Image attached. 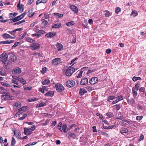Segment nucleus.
I'll list each match as a JSON object with an SVG mask.
<instances>
[{"instance_id": "nucleus-1", "label": "nucleus", "mask_w": 146, "mask_h": 146, "mask_svg": "<svg viewBox=\"0 0 146 146\" xmlns=\"http://www.w3.org/2000/svg\"><path fill=\"white\" fill-rule=\"evenodd\" d=\"M75 71L74 68L72 67H69L66 71V75L67 76H71Z\"/></svg>"}, {"instance_id": "nucleus-2", "label": "nucleus", "mask_w": 146, "mask_h": 146, "mask_svg": "<svg viewBox=\"0 0 146 146\" xmlns=\"http://www.w3.org/2000/svg\"><path fill=\"white\" fill-rule=\"evenodd\" d=\"M25 14L23 13L19 16H17L14 18L9 19V20L11 21V23L19 21L24 18Z\"/></svg>"}, {"instance_id": "nucleus-3", "label": "nucleus", "mask_w": 146, "mask_h": 146, "mask_svg": "<svg viewBox=\"0 0 146 146\" xmlns=\"http://www.w3.org/2000/svg\"><path fill=\"white\" fill-rule=\"evenodd\" d=\"M55 86L56 90L59 92H61L63 91L64 90V88L63 85L60 84H56Z\"/></svg>"}, {"instance_id": "nucleus-4", "label": "nucleus", "mask_w": 146, "mask_h": 146, "mask_svg": "<svg viewBox=\"0 0 146 146\" xmlns=\"http://www.w3.org/2000/svg\"><path fill=\"white\" fill-rule=\"evenodd\" d=\"M75 84V82L72 80L67 81L66 82V85L69 88H71L74 86Z\"/></svg>"}, {"instance_id": "nucleus-5", "label": "nucleus", "mask_w": 146, "mask_h": 146, "mask_svg": "<svg viewBox=\"0 0 146 146\" xmlns=\"http://www.w3.org/2000/svg\"><path fill=\"white\" fill-rule=\"evenodd\" d=\"M4 68L6 69H9L10 68L11 62L9 60H5L2 62Z\"/></svg>"}, {"instance_id": "nucleus-6", "label": "nucleus", "mask_w": 146, "mask_h": 146, "mask_svg": "<svg viewBox=\"0 0 146 146\" xmlns=\"http://www.w3.org/2000/svg\"><path fill=\"white\" fill-rule=\"evenodd\" d=\"M8 58V55L6 54L3 53L1 55L0 57V60L2 62L5 61V60H7Z\"/></svg>"}, {"instance_id": "nucleus-7", "label": "nucleus", "mask_w": 146, "mask_h": 146, "mask_svg": "<svg viewBox=\"0 0 146 146\" xmlns=\"http://www.w3.org/2000/svg\"><path fill=\"white\" fill-rule=\"evenodd\" d=\"M10 94L8 93H7L4 95L1 96V98L3 100H9Z\"/></svg>"}, {"instance_id": "nucleus-8", "label": "nucleus", "mask_w": 146, "mask_h": 146, "mask_svg": "<svg viewBox=\"0 0 146 146\" xmlns=\"http://www.w3.org/2000/svg\"><path fill=\"white\" fill-rule=\"evenodd\" d=\"M60 62V60L59 58H55L52 61V64L54 65H57Z\"/></svg>"}, {"instance_id": "nucleus-9", "label": "nucleus", "mask_w": 146, "mask_h": 146, "mask_svg": "<svg viewBox=\"0 0 146 146\" xmlns=\"http://www.w3.org/2000/svg\"><path fill=\"white\" fill-rule=\"evenodd\" d=\"M40 46V44L37 43H33L32 45L31 46V48L33 50H35L39 48Z\"/></svg>"}, {"instance_id": "nucleus-10", "label": "nucleus", "mask_w": 146, "mask_h": 146, "mask_svg": "<svg viewBox=\"0 0 146 146\" xmlns=\"http://www.w3.org/2000/svg\"><path fill=\"white\" fill-rule=\"evenodd\" d=\"M21 104L19 101H17L16 102H15L13 106V108L15 109H17L18 108L21 107Z\"/></svg>"}, {"instance_id": "nucleus-11", "label": "nucleus", "mask_w": 146, "mask_h": 146, "mask_svg": "<svg viewBox=\"0 0 146 146\" xmlns=\"http://www.w3.org/2000/svg\"><path fill=\"white\" fill-rule=\"evenodd\" d=\"M98 79L97 77H93L89 80L90 83L91 84H94L98 82Z\"/></svg>"}, {"instance_id": "nucleus-12", "label": "nucleus", "mask_w": 146, "mask_h": 146, "mask_svg": "<svg viewBox=\"0 0 146 146\" xmlns=\"http://www.w3.org/2000/svg\"><path fill=\"white\" fill-rule=\"evenodd\" d=\"M56 34V32H49L46 35L47 37L50 38L54 36Z\"/></svg>"}, {"instance_id": "nucleus-13", "label": "nucleus", "mask_w": 146, "mask_h": 146, "mask_svg": "<svg viewBox=\"0 0 146 146\" xmlns=\"http://www.w3.org/2000/svg\"><path fill=\"white\" fill-rule=\"evenodd\" d=\"M88 82V80L86 78H82L80 83V84L82 85H84L87 84Z\"/></svg>"}, {"instance_id": "nucleus-14", "label": "nucleus", "mask_w": 146, "mask_h": 146, "mask_svg": "<svg viewBox=\"0 0 146 146\" xmlns=\"http://www.w3.org/2000/svg\"><path fill=\"white\" fill-rule=\"evenodd\" d=\"M12 73L14 74H18L21 72V68H17L14 69L12 72Z\"/></svg>"}, {"instance_id": "nucleus-15", "label": "nucleus", "mask_w": 146, "mask_h": 146, "mask_svg": "<svg viewBox=\"0 0 146 146\" xmlns=\"http://www.w3.org/2000/svg\"><path fill=\"white\" fill-rule=\"evenodd\" d=\"M32 131L29 130V128L25 127L24 128V134L26 135H28L32 133Z\"/></svg>"}, {"instance_id": "nucleus-16", "label": "nucleus", "mask_w": 146, "mask_h": 146, "mask_svg": "<svg viewBox=\"0 0 146 146\" xmlns=\"http://www.w3.org/2000/svg\"><path fill=\"white\" fill-rule=\"evenodd\" d=\"M70 8L75 13H77L78 12V9L76 6L74 5H71L70 7Z\"/></svg>"}, {"instance_id": "nucleus-17", "label": "nucleus", "mask_w": 146, "mask_h": 146, "mask_svg": "<svg viewBox=\"0 0 146 146\" xmlns=\"http://www.w3.org/2000/svg\"><path fill=\"white\" fill-rule=\"evenodd\" d=\"M41 21L42 22V23L41 24V26L42 27L45 28L46 27L48 24V22L44 19L42 20Z\"/></svg>"}, {"instance_id": "nucleus-18", "label": "nucleus", "mask_w": 146, "mask_h": 146, "mask_svg": "<svg viewBox=\"0 0 146 146\" xmlns=\"http://www.w3.org/2000/svg\"><path fill=\"white\" fill-rule=\"evenodd\" d=\"M2 37L5 39L13 38V36L6 33L3 34L2 35Z\"/></svg>"}, {"instance_id": "nucleus-19", "label": "nucleus", "mask_w": 146, "mask_h": 146, "mask_svg": "<svg viewBox=\"0 0 146 146\" xmlns=\"http://www.w3.org/2000/svg\"><path fill=\"white\" fill-rule=\"evenodd\" d=\"M9 59L11 61L14 62L16 60V57L15 55L11 54L9 57Z\"/></svg>"}, {"instance_id": "nucleus-20", "label": "nucleus", "mask_w": 146, "mask_h": 146, "mask_svg": "<svg viewBox=\"0 0 146 146\" xmlns=\"http://www.w3.org/2000/svg\"><path fill=\"white\" fill-rule=\"evenodd\" d=\"M76 137V135L74 133H70L68 134V138L69 139L72 138L74 139Z\"/></svg>"}, {"instance_id": "nucleus-21", "label": "nucleus", "mask_w": 146, "mask_h": 146, "mask_svg": "<svg viewBox=\"0 0 146 146\" xmlns=\"http://www.w3.org/2000/svg\"><path fill=\"white\" fill-rule=\"evenodd\" d=\"M56 46L58 48V51L61 50H62L63 48L62 44L59 43H57V44H56Z\"/></svg>"}, {"instance_id": "nucleus-22", "label": "nucleus", "mask_w": 146, "mask_h": 146, "mask_svg": "<svg viewBox=\"0 0 146 146\" xmlns=\"http://www.w3.org/2000/svg\"><path fill=\"white\" fill-rule=\"evenodd\" d=\"M13 42L14 40H7L6 41H0V44H10Z\"/></svg>"}, {"instance_id": "nucleus-23", "label": "nucleus", "mask_w": 146, "mask_h": 146, "mask_svg": "<svg viewBox=\"0 0 146 146\" xmlns=\"http://www.w3.org/2000/svg\"><path fill=\"white\" fill-rule=\"evenodd\" d=\"M128 131L127 129L126 128H123L120 130V132L121 134L126 133L128 132Z\"/></svg>"}, {"instance_id": "nucleus-24", "label": "nucleus", "mask_w": 146, "mask_h": 146, "mask_svg": "<svg viewBox=\"0 0 146 146\" xmlns=\"http://www.w3.org/2000/svg\"><path fill=\"white\" fill-rule=\"evenodd\" d=\"M54 92L53 91H50L48 92L45 94V96H47L52 97L53 96Z\"/></svg>"}, {"instance_id": "nucleus-25", "label": "nucleus", "mask_w": 146, "mask_h": 146, "mask_svg": "<svg viewBox=\"0 0 146 146\" xmlns=\"http://www.w3.org/2000/svg\"><path fill=\"white\" fill-rule=\"evenodd\" d=\"M87 92V91L84 88H81L79 91V94L81 95H83L84 94Z\"/></svg>"}, {"instance_id": "nucleus-26", "label": "nucleus", "mask_w": 146, "mask_h": 146, "mask_svg": "<svg viewBox=\"0 0 146 146\" xmlns=\"http://www.w3.org/2000/svg\"><path fill=\"white\" fill-rule=\"evenodd\" d=\"M15 135L19 139L21 138V134L20 132L17 131L16 132L15 131H13Z\"/></svg>"}, {"instance_id": "nucleus-27", "label": "nucleus", "mask_w": 146, "mask_h": 146, "mask_svg": "<svg viewBox=\"0 0 146 146\" xmlns=\"http://www.w3.org/2000/svg\"><path fill=\"white\" fill-rule=\"evenodd\" d=\"M67 126L65 124L63 125L62 126V130L64 133H66L69 129H67Z\"/></svg>"}, {"instance_id": "nucleus-28", "label": "nucleus", "mask_w": 146, "mask_h": 146, "mask_svg": "<svg viewBox=\"0 0 146 146\" xmlns=\"http://www.w3.org/2000/svg\"><path fill=\"white\" fill-rule=\"evenodd\" d=\"M20 1H19V3L17 5V7L18 8H19L20 9V11H21V12H22L23 11V5H20Z\"/></svg>"}, {"instance_id": "nucleus-29", "label": "nucleus", "mask_w": 146, "mask_h": 146, "mask_svg": "<svg viewBox=\"0 0 146 146\" xmlns=\"http://www.w3.org/2000/svg\"><path fill=\"white\" fill-rule=\"evenodd\" d=\"M33 11V9H31L29 10V11H28V16L29 17H31L33 16L34 13H33L32 14H31V13H32Z\"/></svg>"}, {"instance_id": "nucleus-30", "label": "nucleus", "mask_w": 146, "mask_h": 146, "mask_svg": "<svg viewBox=\"0 0 146 146\" xmlns=\"http://www.w3.org/2000/svg\"><path fill=\"white\" fill-rule=\"evenodd\" d=\"M61 26V24L60 23H58L55 24L53 26H52V28H59Z\"/></svg>"}, {"instance_id": "nucleus-31", "label": "nucleus", "mask_w": 146, "mask_h": 146, "mask_svg": "<svg viewBox=\"0 0 146 146\" xmlns=\"http://www.w3.org/2000/svg\"><path fill=\"white\" fill-rule=\"evenodd\" d=\"M18 81H19L23 85H24L26 83L25 80H24L22 78H19L18 79Z\"/></svg>"}, {"instance_id": "nucleus-32", "label": "nucleus", "mask_w": 146, "mask_h": 146, "mask_svg": "<svg viewBox=\"0 0 146 146\" xmlns=\"http://www.w3.org/2000/svg\"><path fill=\"white\" fill-rule=\"evenodd\" d=\"M75 24L74 21H72L68 22L66 24V25L68 27H71Z\"/></svg>"}, {"instance_id": "nucleus-33", "label": "nucleus", "mask_w": 146, "mask_h": 146, "mask_svg": "<svg viewBox=\"0 0 146 146\" xmlns=\"http://www.w3.org/2000/svg\"><path fill=\"white\" fill-rule=\"evenodd\" d=\"M138 13L136 10H134L132 11L131 14L130 15L131 16L135 17L137 15Z\"/></svg>"}, {"instance_id": "nucleus-34", "label": "nucleus", "mask_w": 146, "mask_h": 146, "mask_svg": "<svg viewBox=\"0 0 146 146\" xmlns=\"http://www.w3.org/2000/svg\"><path fill=\"white\" fill-rule=\"evenodd\" d=\"M50 83V81L48 79H46L42 82V84L43 85H48Z\"/></svg>"}, {"instance_id": "nucleus-35", "label": "nucleus", "mask_w": 146, "mask_h": 146, "mask_svg": "<svg viewBox=\"0 0 146 146\" xmlns=\"http://www.w3.org/2000/svg\"><path fill=\"white\" fill-rule=\"evenodd\" d=\"M27 109V107L23 106L18 110V111L20 112L22 111V112H23L25 111Z\"/></svg>"}, {"instance_id": "nucleus-36", "label": "nucleus", "mask_w": 146, "mask_h": 146, "mask_svg": "<svg viewBox=\"0 0 146 146\" xmlns=\"http://www.w3.org/2000/svg\"><path fill=\"white\" fill-rule=\"evenodd\" d=\"M46 105V104L43 102L39 104H38L36 106V108L41 107L44 106Z\"/></svg>"}, {"instance_id": "nucleus-37", "label": "nucleus", "mask_w": 146, "mask_h": 146, "mask_svg": "<svg viewBox=\"0 0 146 146\" xmlns=\"http://www.w3.org/2000/svg\"><path fill=\"white\" fill-rule=\"evenodd\" d=\"M5 74V70L3 68H0V75L2 76H4Z\"/></svg>"}, {"instance_id": "nucleus-38", "label": "nucleus", "mask_w": 146, "mask_h": 146, "mask_svg": "<svg viewBox=\"0 0 146 146\" xmlns=\"http://www.w3.org/2000/svg\"><path fill=\"white\" fill-rule=\"evenodd\" d=\"M104 14L106 17H108L110 16L111 15V14L110 13V12L107 10H106L104 11Z\"/></svg>"}, {"instance_id": "nucleus-39", "label": "nucleus", "mask_w": 146, "mask_h": 146, "mask_svg": "<svg viewBox=\"0 0 146 146\" xmlns=\"http://www.w3.org/2000/svg\"><path fill=\"white\" fill-rule=\"evenodd\" d=\"M140 86V84L139 83H137L136 85H135V86H134L132 90H136L137 91L138 90V88Z\"/></svg>"}, {"instance_id": "nucleus-40", "label": "nucleus", "mask_w": 146, "mask_h": 146, "mask_svg": "<svg viewBox=\"0 0 146 146\" xmlns=\"http://www.w3.org/2000/svg\"><path fill=\"white\" fill-rule=\"evenodd\" d=\"M106 115L110 118L114 116L113 113L111 112L107 113L106 114Z\"/></svg>"}, {"instance_id": "nucleus-41", "label": "nucleus", "mask_w": 146, "mask_h": 146, "mask_svg": "<svg viewBox=\"0 0 146 146\" xmlns=\"http://www.w3.org/2000/svg\"><path fill=\"white\" fill-rule=\"evenodd\" d=\"M86 88L88 91H91L94 89V88L91 86H88L86 87Z\"/></svg>"}, {"instance_id": "nucleus-42", "label": "nucleus", "mask_w": 146, "mask_h": 146, "mask_svg": "<svg viewBox=\"0 0 146 146\" xmlns=\"http://www.w3.org/2000/svg\"><path fill=\"white\" fill-rule=\"evenodd\" d=\"M7 32L13 35V38H15L16 37V35H15V33L14 30L11 31H8Z\"/></svg>"}, {"instance_id": "nucleus-43", "label": "nucleus", "mask_w": 146, "mask_h": 146, "mask_svg": "<svg viewBox=\"0 0 146 146\" xmlns=\"http://www.w3.org/2000/svg\"><path fill=\"white\" fill-rule=\"evenodd\" d=\"M125 118V117H123V116H120L116 117L115 118V119H119L120 120H121L122 121H123L124 119Z\"/></svg>"}, {"instance_id": "nucleus-44", "label": "nucleus", "mask_w": 146, "mask_h": 146, "mask_svg": "<svg viewBox=\"0 0 146 146\" xmlns=\"http://www.w3.org/2000/svg\"><path fill=\"white\" fill-rule=\"evenodd\" d=\"M16 143L15 139L13 137H12V140L11 142V145L12 146H14Z\"/></svg>"}, {"instance_id": "nucleus-45", "label": "nucleus", "mask_w": 146, "mask_h": 146, "mask_svg": "<svg viewBox=\"0 0 146 146\" xmlns=\"http://www.w3.org/2000/svg\"><path fill=\"white\" fill-rule=\"evenodd\" d=\"M54 15L56 16L59 18H61L63 16V15L62 14H60L59 13H54Z\"/></svg>"}, {"instance_id": "nucleus-46", "label": "nucleus", "mask_w": 146, "mask_h": 146, "mask_svg": "<svg viewBox=\"0 0 146 146\" xmlns=\"http://www.w3.org/2000/svg\"><path fill=\"white\" fill-rule=\"evenodd\" d=\"M1 84L3 86L6 87H10L11 86L10 84L5 82H1Z\"/></svg>"}, {"instance_id": "nucleus-47", "label": "nucleus", "mask_w": 146, "mask_h": 146, "mask_svg": "<svg viewBox=\"0 0 146 146\" xmlns=\"http://www.w3.org/2000/svg\"><path fill=\"white\" fill-rule=\"evenodd\" d=\"M121 11V9L119 7H117L115 9V13L116 14H118Z\"/></svg>"}, {"instance_id": "nucleus-48", "label": "nucleus", "mask_w": 146, "mask_h": 146, "mask_svg": "<svg viewBox=\"0 0 146 146\" xmlns=\"http://www.w3.org/2000/svg\"><path fill=\"white\" fill-rule=\"evenodd\" d=\"M25 22V20H22L21 21H19V22H18L17 23H15L14 24V25H20V24H21L23 23H24Z\"/></svg>"}, {"instance_id": "nucleus-49", "label": "nucleus", "mask_w": 146, "mask_h": 146, "mask_svg": "<svg viewBox=\"0 0 146 146\" xmlns=\"http://www.w3.org/2000/svg\"><path fill=\"white\" fill-rule=\"evenodd\" d=\"M83 72L82 70H81L80 71L77 76V78H80L82 76Z\"/></svg>"}, {"instance_id": "nucleus-50", "label": "nucleus", "mask_w": 146, "mask_h": 146, "mask_svg": "<svg viewBox=\"0 0 146 146\" xmlns=\"http://www.w3.org/2000/svg\"><path fill=\"white\" fill-rule=\"evenodd\" d=\"M115 98V97L113 96H110L108 97L107 100L110 102V100H112Z\"/></svg>"}, {"instance_id": "nucleus-51", "label": "nucleus", "mask_w": 146, "mask_h": 146, "mask_svg": "<svg viewBox=\"0 0 146 146\" xmlns=\"http://www.w3.org/2000/svg\"><path fill=\"white\" fill-rule=\"evenodd\" d=\"M43 116L44 117H52V115L51 114L43 113Z\"/></svg>"}, {"instance_id": "nucleus-52", "label": "nucleus", "mask_w": 146, "mask_h": 146, "mask_svg": "<svg viewBox=\"0 0 146 146\" xmlns=\"http://www.w3.org/2000/svg\"><path fill=\"white\" fill-rule=\"evenodd\" d=\"M132 91L134 97H136L137 94V91L132 89Z\"/></svg>"}, {"instance_id": "nucleus-53", "label": "nucleus", "mask_w": 146, "mask_h": 146, "mask_svg": "<svg viewBox=\"0 0 146 146\" xmlns=\"http://www.w3.org/2000/svg\"><path fill=\"white\" fill-rule=\"evenodd\" d=\"M26 40L27 42H28L31 43H33L34 41L30 37L27 38L26 39Z\"/></svg>"}, {"instance_id": "nucleus-54", "label": "nucleus", "mask_w": 146, "mask_h": 146, "mask_svg": "<svg viewBox=\"0 0 146 146\" xmlns=\"http://www.w3.org/2000/svg\"><path fill=\"white\" fill-rule=\"evenodd\" d=\"M17 13H9L10 15H11V17H15L17 15Z\"/></svg>"}, {"instance_id": "nucleus-55", "label": "nucleus", "mask_w": 146, "mask_h": 146, "mask_svg": "<svg viewBox=\"0 0 146 146\" xmlns=\"http://www.w3.org/2000/svg\"><path fill=\"white\" fill-rule=\"evenodd\" d=\"M62 123L61 122H60L59 124L58 125V129L60 130L61 131H62Z\"/></svg>"}, {"instance_id": "nucleus-56", "label": "nucleus", "mask_w": 146, "mask_h": 146, "mask_svg": "<svg viewBox=\"0 0 146 146\" xmlns=\"http://www.w3.org/2000/svg\"><path fill=\"white\" fill-rule=\"evenodd\" d=\"M36 100L35 98H30L28 100V101L29 102H34Z\"/></svg>"}, {"instance_id": "nucleus-57", "label": "nucleus", "mask_w": 146, "mask_h": 146, "mask_svg": "<svg viewBox=\"0 0 146 146\" xmlns=\"http://www.w3.org/2000/svg\"><path fill=\"white\" fill-rule=\"evenodd\" d=\"M17 80H15L14 79H12L11 80L12 82L14 83L15 84H16L17 85H18L19 84Z\"/></svg>"}, {"instance_id": "nucleus-58", "label": "nucleus", "mask_w": 146, "mask_h": 146, "mask_svg": "<svg viewBox=\"0 0 146 146\" xmlns=\"http://www.w3.org/2000/svg\"><path fill=\"white\" fill-rule=\"evenodd\" d=\"M96 115L98 116H99V118L103 120L104 119V118L99 113H97L96 114Z\"/></svg>"}, {"instance_id": "nucleus-59", "label": "nucleus", "mask_w": 146, "mask_h": 146, "mask_svg": "<svg viewBox=\"0 0 146 146\" xmlns=\"http://www.w3.org/2000/svg\"><path fill=\"white\" fill-rule=\"evenodd\" d=\"M27 114H25L23 115V116L20 117L19 118V119L20 120H22L24 119L27 116Z\"/></svg>"}, {"instance_id": "nucleus-60", "label": "nucleus", "mask_w": 146, "mask_h": 146, "mask_svg": "<svg viewBox=\"0 0 146 146\" xmlns=\"http://www.w3.org/2000/svg\"><path fill=\"white\" fill-rule=\"evenodd\" d=\"M19 44H21V43L20 42H16L15 43V44L12 46V47H16Z\"/></svg>"}, {"instance_id": "nucleus-61", "label": "nucleus", "mask_w": 146, "mask_h": 146, "mask_svg": "<svg viewBox=\"0 0 146 146\" xmlns=\"http://www.w3.org/2000/svg\"><path fill=\"white\" fill-rule=\"evenodd\" d=\"M143 117V116L142 115L140 116H137L136 117V119L137 120H140L142 119Z\"/></svg>"}, {"instance_id": "nucleus-62", "label": "nucleus", "mask_w": 146, "mask_h": 146, "mask_svg": "<svg viewBox=\"0 0 146 146\" xmlns=\"http://www.w3.org/2000/svg\"><path fill=\"white\" fill-rule=\"evenodd\" d=\"M101 134L102 135H104L108 137V134L102 131L101 132Z\"/></svg>"}, {"instance_id": "nucleus-63", "label": "nucleus", "mask_w": 146, "mask_h": 146, "mask_svg": "<svg viewBox=\"0 0 146 146\" xmlns=\"http://www.w3.org/2000/svg\"><path fill=\"white\" fill-rule=\"evenodd\" d=\"M117 98L118 100V101H120V100H123V97L122 96H120L117 97Z\"/></svg>"}, {"instance_id": "nucleus-64", "label": "nucleus", "mask_w": 146, "mask_h": 146, "mask_svg": "<svg viewBox=\"0 0 146 146\" xmlns=\"http://www.w3.org/2000/svg\"><path fill=\"white\" fill-rule=\"evenodd\" d=\"M29 130L32 131H34L35 129V126L34 125H32L31 128H29Z\"/></svg>"}]
</instances>
